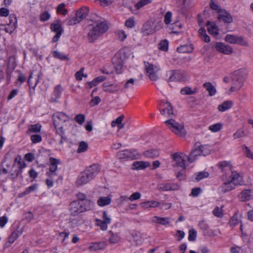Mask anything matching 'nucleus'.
I'll use <instances>...</instances> for the list:
<instances>
[{"instance_id": "17", "label": "nucleus", "mask_w": 253, "mask_h": 253, "mask_svg": "<svg viewBox=\"0 0 253 253\" xmlns=\"http://www.w3.org/2000/svg\"><path fill=\"white\" fill-rule=\"evenodd\" d=\"M236 188L235 184L232 183L228 178H227L219 187V191L222 193L228 192Z\"/></svg>"}, {"instance_id": "31", "label": "nucleus", "mask_w": 253, "mask_h": 253, "mask_svg": "<svg viewBox=\"0 0 253 253\" xmlns=\"http://www.w3.org/2000/svg\"><path fill=\"white\" fill-rule=\"evenodd\" d=\"M62 91L61 87L60 85L56 86L52 93L50 98V101L51 102H57L58 99L60 98Z\"/></svg>"}, {"instance_id": "61", "label": "nucleus", "mask_w": 253, "mask_h": 253, "mask_svg": "<svg viewBox=\"0 0 253 253\" xmlns=\"http://www.w3.org/2000/svg\"><path fill=\"white\" fill-rule=\"evenodd\" d=\"M117 35L118 38L122 41H124L127 37L126 32L123 30H118L117 32Z\"/></svg>"}, {"instance_id": "8", "label": "nucleus", "mask_w": 253, "mask_h": 253, "mask_svg": "<svg viewBox=\"0 0 253 253\" xmlns=\"http://www.w3.org/2000/svg\"><path fill=\"white\" fill-rule=\"evenodd\" d=\"M141 31L144 36L150 35L156 32L157 25L154 19H150L144 23Z\"/></svg>"}, {"instance_id": "42", "label": "nucleus", "mask_w": 253, "mask_h": 253, "mask_svg": "<svg viewBox=\"0 0 253 253\" xmlns=\"http://www.w3.org/2000/svg\"><path fill=\"white\" fill-rule=\"evenodd\" d=\"M22 233V231L20 229H16L14 230L9 238V242L12 243Z\"/></svg>"}, {"instance_id": "47", "label": "nucleus", "mask_w": 253, "mask_h": 253, "mask_svg": "<svg viewBox=\"0 0 253 253\" xmlns=\"http://www.w3.org/2000/svg\"><path fill=\"white\" fill-rule=\"evenodd\" d=\"M50 28L52 31L55 32L56 34H58V33H61V34L62 33V29L59 22L52 24Z\"/></svg>"}, {"instance_id": "5", "label": "nucleus", "mask_w": 253, "mask_h": 253, "mask_svg": "<svg viewBox=\"0 0 253 253\" xmlns=\"http://www.w3.org/2000/svg\"><path fill=\"white\" fill-rule=\"evenodd\" d=\"M112 221L111 215L105 211H102L100 218H96L95 220V224L99 227L102 231H106L108 229V225Z\"/></svg>"}, {"instance_id": "16", "label": "nucleus", "mask_w": 253, "mask_h": 253, "mask_svg": "<svg viewBox=\"0 0 253 253\" xmlns=\"http://www.w3.org/2000/svg\"><path fill=\"white\" fill-rule=\"evenodd\" d=\"M238 197L240 200L243 202L253 199V189L243 190L239 193Z\"/></svg>"}, {"instance_id": "43", "label": "nucleus", "mask_w": 253, "mask_h": 253, "mask_svg": "<svg viewBox=\"0 0 253 253\" xmlns=\"http://www.w3.org/2000/svg\"><path fill=\"white\" fill-rule=\"evenodd\" d=\"M223 127V124L221 123H218L209 126V129L212 132L219 131Z\"/></svg>"}, {"instance_id": "7", "label": "nucleus", "mask_w": 253, "mask_h": 253, "mask_svg": "<svg viewBox=\"0 0 253 253\" xmlns=\"http://www.w3.org/2000/svg\"><path fill=\"white\" fill-rule=\"evenodd\" d=\"M130 53L127 49H122L113 58V62L116 64V68H121L124 60L128 58Z\"/></svg>"}, {"instance_id": "57", "label": "nucleus", "mask_w": 253, "mask_h": 253, "mask_svg": "<svg viewBox=\"0 0 253 253\" xmlns=\"http://www.w3.org/2000/svg\"><path fill=\"white\" fill-rule=\"evenodd\" d=\"M41 127H42V126L39 124L31 125L29 128V132H39L41 131Z\"/></svg>"}, {"instance_id": "20", "label": "nucleus", "mask_w": 253, "mask_h": 253, "mask_svg": "<svg viewBox=\"0 0 253 253\" xmlns=\"http://www.w3.org/2000/svg\"><path fill=\"white\" fill-rule=\"evenodd\" d=\"M135 151H131L129 150H126L119 152L118 156L121 159H134L136 158L135 154Z\"/></svg>"}, {"instance_id": "41", "label": "nucleus", "mask_w": 253, "mask_h": 253, "mask_svg": "<svg viewBox=\"0 0 253 253\" xmlns=\"http://www.w3.org/2000/svg\"><path fill=\"white\" fill-rule=\"evenodd\" d=\"M143 155L147 158H154L159 155V152L157 150L151 149L144 152Z\"/></svg>"}, {"instance_id": "9", "label": "nucleus", "mask_w": 253, "mask_h": 253, "mask_svg": "<svg viewBox=\"0 0 253 253\" xmlns=\"http://www.w3.org/2000/svg\"><path fill=\"white\" fill-rule=\"evenodd\" d=\"M49 171L46 174L51 179H54L57 176V169L58 165L60 164L59 159L51 157L49 158Z\"/></svg>"}, {"instance_id": "18", "label": "nucleus", "mask_w": 253, "mask_h": 253, "mask_svg": "<svg viewBox=\"0 0 253 253\" xmlns=\"http://www.w3.org/2000/svg\"><path fill=\"white\" fill-rule=\"evenodd\" d=\"M91 179L87 173L84 170L78 176L76 184L78 186H82L88 183Z\"/></svg>"}, {"instance_id": "33", "label": "nucleus", "mask_w": 253, "mask_h": 253, "mask_svg": "<svg viewBox=\"0 0 253 253\" xmlns=\"http://www.w3.org/2000/svg\"><path fill=\"white\" fill-rule=\"evenodd\" d=\"M112 201L110 196L101 197L97 200V203L100 207H104L109 205Z\"/></svg>"}, {"instance_id": "62", "label": "nucleus", "mask_w": 253, "mask_h": 253, "mask_svg": "<svg viewBox=\"0 0 253 253\" xmlns=\"http://www.w3.org/2000/svg\"><path fill=\"white\" fill-rule=\"evenodd\" d=\"M65 4L61 3L57 7V12L63 15H65L67 13V10L65 8Z\"/></svg>"}, {"instance_id": "40", "label": "nucleus", "mask_w": 253, "mask_h": 253, "mask_svg": "<svg viewBox=\"0 0 253 253\" xmlns=\"http://www.w3.org/2000/svg\"><path fill=\"white\" fill-rule=\"evenodd\" d=\"M111 236L109 239V242L111 244L118 243L120 242L121 237L119 233H114L110 232Z\"/></svg>"}, {"instance_id": "2", "label": "nucleus", "mask_w": 253, "mask_h": 253, "mask_svg": "<svg viewBox=\"0 0 253 253\" xmlns=\"http://www.w3.org/2000/svg\"><path fill=\"white\" fill-rule=\"evenodd\" d=\"M108 27L105 21L95 22L88 33L89 42H93L108 30Z\"/></svg>"}, {"instance_id": "54", "label": "nucleus", "mask_w": 253, "mask_h": 253, "mask_svg": "<svg viewBox=\"0 0 253 253\" xmlns=\"http://www.w3.org/2000/svg\"><path fill=\"white\" fill-rule=\"evenodd\" d=\"M199 226L203 232L207 234L208 233L209 226L208 224L204 220H201L199 222Z\"/></svg>"}, {"instance_id": "37", "label": "nucleus", "mask_w": 253, "mask_h": 253, "mask_svg": "<svg viewBox=\"0 0 253 253\" xmlns=\"http://www.w3.org/2000/svg\"><path fill=\"white\" fill-rule=\"evenodd\" d=\"M204 87L208 91L209 95L213 96L216 92V90L214 86H213L211 83L207 82L203 84Z\"/></svg>"}, {"instance_id": "28", "label": "nucleus", "mask_w": 253, "mask_h": 253, "mask_svg": "<svg viewBox=\"0 0 253 253\" xmlns=\"http://www.w3.org/2000/svg\"><path fill=\"white\" fill-rule=\"evenodd\" d=\"M141 207L144 209H149L150 208H154L158 207L161 204L156 201H147L142 202L140 204Z\"/></svg>"}, {"instance_id": "35", "label": "nucleus", "mask_w": 253, "mask_h": 253, "mask_svg": "<svg viewBox=\"0 0 253 253\" xmlns=\"http://www.w3.org/2000/svg\"><path fill=\"white\" fill-rule=\"evenodd\" d=\"M233 85L229 89V92H232L235 91L239 90L243 85L244 81H237L236 80H232Z\"/></svg>"}, {"instance_id": "45", "label": "nucleus", "mask_w": 253, "mask_h": 253, "mask_svg": "<svg viewBox=\"0 0 253 253\" xmlns=\"http://www.w3.org/2000/svg\"><path fill=\"white\" fill-rule=\"evenodd\" d=\"M197 92V89L194 88V89H192L191 88L189 87H185L182 88L180 90V92L182 94L184 95H192L194 94Z\"/></svg>"}, {"instance_id": "23", "label": "nucleus", "mask_w": 253, "mask_h": 253, "mask_svg": "<svg viewBox=\"0 0 253 253\" xmlns=\"http://www.w3.org/2000/svg\"><path fill=\"white\" fill-rule=\"evenodd\" d=\"M235 185H241L242 177L236 171H232L231 175L228 178Z\"/></svg>"}, {"instance_id": "14", "label": "nucleus", "mask_w": 253, "mask_h": 253, "mask_svg": "<svg viewBox=\"0 0 253 253\" xmlns=\"http://www.w3.org/2000/svg\"><path fill=\"white\" fill-rule=\"evenodd\" d=\"M214 47L217 51L224 54H230L233 52V48L231 46L220 42H216Z\"/></svg>"}, {"instance_id": "51", "label": "nucleus", "mask_w": 253, "mask_h": 253, "mask_svg": "<svg viewBox=\"0 0 253 253\" xmlns=\"http://www.w3.org/2000/svg\"><path fill=\"white\" fill-rule=\"evenodd\" d=\"M242 149L244 151V154L246 157L253 160V152L251 151L250 148L246 145L242 146Z\"/></svg>"}, {"instance_id": "25", "label": "nucleus", "mask_w": 253, "mask_h": 253, "mask_svg": "<svg viewBox=\"0 0 253 253\" xmlns=\"http://www.w3.org/2000/svg\"><path fill=\"white\" fill-rule=\"evenodd\" d=\"M209 33L214 37L218 35V29L216 25L213 22H208L206 24Z\"/></svg>"}, {"instance_id": "24", "label": "nucleus", "mask_w": 253, "mask_h": 253, "mask_svg": "<svg viewBox=\"0 0 253 253\" xmlns=\"http://www.w3.org/2000/svg\"><path fill=\"white\" fill-rule=\"evenodd\" d=\"M218 19L224 23H230L232 21V17L230 14L225 11H221L218 16Z\"/></svg>"}, {"instance_id": "59", "label": "nucleus", "mask_w": 253, "mask_h": 253, "mask_svg": "<svg viewBox=\"0 0 253 253\" xmlns=\"http://www.w3.org/2000/svg\"><path fill=\"white\" fill-rule=\"evenodd\" d=\"M209 173L206 171H201L197 173L196 175V180L199 181L204 178H206L209 176Z\"/></svg>"}, {"instance_id": "48", "label": "nucleus", "mask_w": 253, "mask_h": 253, "mask_svg": "<svg viewBox=\"0 0 253 253\" xmlns=\"http://www.w3.org/2000/svg\"><path fill=\"white\" fill-rule=\"evenodd\" d=\"M37 186L36 185H31L26 189V190L22 193L19 195V197H22L28 194L29 193L35 191L37 189Z\"/></svg>"}, {"instance_id": "32", "label": "nucleus", "mask_w": 253, "mask_h": 253, "mask_svg": "<svg viewBox=\"0 0 253 253\" xmlns=\"http://www.w3.org/2000/svg\"><path fill=\"white\" fill-rule=\"evenodd\" d=\"M82 204L83 211H86L92 210L94 207V203L89 200L79 201Z\"/></svg>"}, {"instance_id": "12", "label": "nucleus", "mask_w": 253, "mask_h": 253, "mask_svg": "<svg viewBox=\"0 0 253 253\" xmlns=\"http://www.w3.org/2000/svg\"><path fill=\"white\" fill-rule=\"evenodd\" d=\"M186 155L182 152H177L172 155V158L174 162L173 164L174 167H180L181 168H185Z\"/></svg>"}, {"instance_id": "53", "label": "nucleus", "mask_w": 253, "mask_h": 253, "mask_svg": "<svg viewBox=\"0 0 253 253\" xmlns=\"http://www.w3.org/2000/svg\"><path fill=\"white\" fill-rule=\"evenodd\" d=\"M152 2V0H140L137 3H136L134 7L136 9H140L141 8L145 6V5L150 3Z\"/></svg>"}, {"instance_id": "55", "label": "nucleus", "mask_w": 253, "mask_h": 253, "mask_svg": "<svg viewBox=\"0 0 253 253\" xmlns=\"http://www.w3.org/2000/svg\"><path fill=\"white\" fill-rule=\"evenodd\" d=\"M169 47L168 41L166 40L162 41L159 43V48L163 51H167Z\"/></svg>"}, {"instance_id": "30", "label": "nucleus", "mask_w": 253, "mask_h": 253, "mask_svg": "<svg viewBox=\"0 0 253 253\" xmlns=\"http://www.w3.org/2000/svg\"><path fill=\"white\" fill-rule=\"evenodd\" d=\"M150 166V164L148 162L135 161L132 164V169H143Z\"/></svg>"}, {"instance_id": "58", "label": "nucleus", "mask_w": 253, "mask_h": 253, "mask_svg": "<svg viewBox=\"0 0 253 253\" xmlns=\"http://www.w3.org/2000/svg\"><path fill=\"white\" fill-rule=\"evenodd\" d=\"M125 26L128 28H132L135 26V20L134 17L127 19L125 22Z\"/></svg>"}, {"instance_id": "1", "label": "nucleus", "mask_w": 253, "mask_h": 253, "mask_svg": "<svg viewBox=\"0 0 253 253\" xmlns=\"http://www.w3.org/2000/svg\"><path fill=\"white\" fill-rule=\"evenodd\" d=\"M69 117L62 112H56L52 115V120L56 132L64 137L66 126L69 123Z\"/></svg>"}, {"instance_id": "29", "label": "nucleus", "mask_w": 253, "mask_h": 253, "mask_svg": "<svg viewBox=\"0 0 253 253\" xmlns=\"http://www.w3.org/2000/svg\"><path fill=\"white\" fill-rule=\"evenodd\" d=\"M201 151L199 147H195L193 150H192L190 154L188 157V160L190 163L193 162L196 159H197L198 156H201Z\"/></svg>"}, {"instance_id": "21", "label": "nucleus", "mask_w": 253, "mask_h": 253, "mask_svg": "<svg viewBox=\"0 0 253 253\" xmlns=\"http://www.w3.org/2000/svg\"><path fill=\"white\" fill-rule=\"evenodd\" d=\"M152 222L156 224H159L164 226L170 225L171 220L169 217H162L155 216L152 218Z\"/></svg>"}, {"instance_id": "38", "label": "nucleus", "mask_w": 253, "mask_h": 253, "mask_svg": "<svg viewBox=\"0 0 253 253\" xmlns=\"http://www.w3.org/2000/svg\"><path fill=\"white\" fill-rule=\"evenodd\" d=\"M219 169L223 171L229 170L232 168L230 161H222L218 164Z\"/></svg>"}, {"instance_id": "64", "label": "nucleus", "mask_w": 253, "mask_h": 253, "mask_svg": "<svg viewBox=\"0 0 253 253\" xmlns=\"http://www.w3.org/2000/svg\"><path fill=\"white\" fill-rule=\"evenodd\" d=\"M240 222V221L238 219L237 216L235 215L230 219L229 223L231 226L234 227L239 224Z\"/></svg>"}, {"instance_id": "56", "label": "nucleus", "mask_w": 253, "mask_h": 253, "mask_svg": "<svg viewBox=\"0 0 253 253\" xmlns=\"http://www.w3.org/2000/svg\"><path fill=\"white\" fill-rule=\"evenodd\" d=\"M213 214L214 216L221 218L223 215L222 207L219 208L218 207H216L214 208L212 211Z\"/></svg>"}, {"instance_id": "4", "label": "nucleus", "mask_w": 253, "mask_h": 253, "mask_svg": "<svg viewBox=\"0 0 253 253\" xmlns=\"http://www.w3.org/2000/svg\"><path fill=\"white\" fill-rule=\"evenodd\" d=\"M144 65L146 74L150 79L153 81L157 80L159 78L158 72L161 70L159 65L145 61Z\"/></svg>"}, {"instance_id": "60", "label": "nucleus", "mask_w": 253, "mask_h": 253, "mask_svg": "<svg viewBox=\"0 0 253 253\" xmlns=\"http://www.w3.org/2000/svg\"><path fill=\"white\" fill-rule=\"evenodd\" d=\"M53 56L56 58L59 59L61 60H65L68 59L67 57L63 54L62 53L57 51H55L53 52Z\"/></svg>"}, {"instance_id": "36", "label": "nucleus", "mask_w": 253, "mask_h": 253, "mask_svg": "<svg viewBox=\"0 0 253 253\" xmlns=\"http://www.w3.org/2000/svg\"><path fill=\"white\" fill-rule=\"evenodd\" d=\"M193 50V47L191 44L183 45L177 48V51L180 53H190Z\"/></svg>"}, {"instance_id": "34", "label": "nucleus", "mask_w": 253, "mask_h": 253, "mask_svg": "<svg viewBox=\"0 0 253 253\" xmlns=\"http://www.w3.org/2000/svg\"><path fill=\"white\" fill-rule=\"evenodd\" d=\"M103 89L104 91L108 92H115L119 90L117 85L109 83H104L103 84Z\"/></svg>"}, {"instance_id": "6", "label": "nucleus", "mask_w": 253, "mask_h": 253, "mask_svg": "<svg viewBox=\"0 0 253 253\" xmlns=\"http://www.w3.org/2000/svg\"><path fill=\"white\" fill-rule=\"evenodd\" d=\"M89 13V8L86 6H83L78 10L76 16L68 21V25H74L79 23L87 16Z\"/></svg>"}, {"instance_id": "19", "label": "nucleus", "mask_w": 253, "mask_h": 253, "mask_svg": "<svg viewBox=\"0 0 253 253\" xmlns=\"http://www.w3.org/2000/svg\"><path fill=\"white\" fill-rule=\"evenodd\" d=\"M9 20V23L7 25L8 28H5V32L11 34L17 27V18L14 15H10Z\"/></svg>"}, {"instance_id": "3", "label": "nucleus", "mask_w": 253, "mask_h": 253, "mask_svg": "<svg viewBox=\"0 0 253 253\" xmlns=\"http://www.w3.org/2000/svg\"><path fill=\"white\" fill-rule=\"evenodd\" d=\"M165 123L173 132L180 137H183L186 135V131L183 124H179L173 119H169L165 121Z\"/></svg>"}, {"instance_id": "27", "label": "nucleus", "mask_w": 253, "mask_h": 253, "mask_svg": "<svg viewBox=\"0 0 253 253\" xmlns=\"http://www.w3.org/2000/svg\"><path fill=\"white\" fill-rule=\"evenodd\" d=\"M163 107L161 110L162 115L169 117L173 114V109L169 103L167 102L164 103Z\"/></svg>"}, {"instance_id": "13", "label": "nucleus", "mask_w": 253, "mask_h": 253, "mask_svg": "<svg viewBox=\"0 0 253 253\" xmlns=\"http://www.w3.org/2000/svg\"><path fill=\"white\" fill-rule=\"evenodd\" d=\"M83 207L79 201H74L69 205V211L71 216H75L83 212Z\"/></svg>"}, {"instance_id": "26", "label": "nucleus", "mask_w": 253, "mask_h": 253, "mask_svg": "<svg viewBox=\"0 0 253 253\" xmlns=\"http://www.w3.org/2000/svg\"><path fill=\"white\" fill-rule=\"evenodd\" d=\"M107 244L106 242L91 243L88 247L90 251H95L99 250H103L106 248Z\"/></svg>"}, {"instance_id": "11", "label": "nucleus", "mask_w": 253, "mask_h": 253, "mask_svg": "<svg viewBox=\"0 0 253 253\" xmlns=\"http://www.w3.org/2000/svg\"><path fill=\"white\" fill-rule=\"evenodd\" d=\"M224 40L227 42L231 44H239L243 46H248V42L242 36L227 34L225 37Z\"/></svg>"}, {"instance_id": "22", "label": "nucleus", "mask_w": 253, "mask_h": 253, "mask_svg": "<svg viewBox=\"0 0 253 253\" xmlns=\"http://www.w3.org/2000/svg\"><path fill=\"white\" fill-rule=\"evenodd\" d=\"M246 77V71L243 69L237 70L231 75V79L236 80L237 81H244Z\"/></svg>"}, {"instance_id": "49", "label": "nucleus", "mask_w": 253, "mask_h": 253, "mask_svg": "<svg viewBox=\"0 0 253 253\" xmlns=\"http://www.w3.org/2000/svg\"><path fill=\"white\" fill-rule=\"evenodd\" d=\"M198 147L201 151L202 155L206 156L211 153V149L208 145H201Z\"/></svg>"}, {"instance_id": "10", "label": "nucleus", "mask_w": 253, "mask_h": 253, "mask_svg": "<svg viewBox=\"0 0 253 253\" xmlns=\"http://www.w3.org/2000/svg\"><path fill=\"white\" fill-rule=\"evenodd\" d=\"M167 75L169 76L168 81L181 82L185 79V74L184 72L178 70H170L167 72Z\"/></svg>"}, {"instance_id": "50", "label": "nucleus", "mask_w": 253, "mask_h": 253, "mask_svg": "<svg viewBox=\"0 0 253 253\" xmlns=\"http://www.w3.org/2000/svg\"><path fill=\"white\" fill-rule=\"evenodd\" d=\"M158 189L162 191H168L170 190H174L169 184L168 183H160L158 185Z\"/></svg>"}, {"instance_id": "52", "label": "nucleus", "mask_w": 253, "mask_h": 253, "mask_svg": "<svg viewBox=\"0 0 253 253\" xmlns=\"http://www.w3.org/2000/svg\"><path fill=\"white\" fill-rule=\"evenodd\" d=\"M88 148V144L85 141H81L79 143V147L77 150L78 153H83L86 151Z\"/></svg>"}, {"instance_id": "63", "label": "nucleus", "mask_w": 253, "mask_h": 253, "mask_svg": "<svg viewBox=\"0 0 253 253\" xmlns=\"http://www.w3.org/2000/svg\"><path fill=\"white\" fill-rule=\"evenodd\" d=\"M197 232L195 230L192 229L189 231L188 240L190 241H194L196 240Z\"/></svg>"}, {"instance_id": "44", "label": "nucleus", "mask_w": 253, "mask_h": 253, "mask_svg": "<svg viewBox=\"0 0 253 253\" xmlns=\"http://www.w3.org/2000/svg\"><path fill=\"white\" fill-rule=\"evenodd\" d=\"M71 222L73 227L79 226L84 223V220L81 216H77L76 218H71Z\"/></svg>"}, {"instance_id": "39", "label": "nucleus", "mask_w": 253, "mask_h": 253, "mask_svg": "<svg viewBox=\"0 0 253 253\" xmlns=\"http://www.w3.org/2000/svg\"><path fill=\"white\" fill-rule=\"evenodd\" d=\"M232 105L233 103L232 101H226L218 106V109L219 111L224 112L231 108Z\"/></svg>"}, {"instance_id": "46", "label": "nucleus", "mask_w": 253, "mask_h": 253, "mask_svg": "<svg viewBox=\"0 0 253 253\" xmlns=\"http://www.w3.org/2000/svg\"><path fill=\"white\" fill-rule=\"evenodd\" d=\"M247 134L243 129H238L233 135L234 139H239L246 136Z\"/></svg>"}, {"instance_id": "15", "label": "nucleus", "mask_w": 253, "mask_h": 253, "mask_svg": "<svg viewBox=\"0 0 253 253\" xmlns=\"http://www.w3.org/2000/svg\"><path fill=\"white\" fill-rule=\"evenodd\" d=\"M100 169V165L94 164L87 167L84 170L92 179L99 173Z\"/></svg>"}]
</instances>
